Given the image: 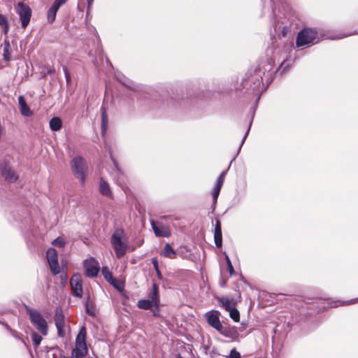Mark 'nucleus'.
I'll list each match as a JSON object with an SVG mask.
<instances>
[{
  "mask_svg": "<svg viewBox=\"0 0 358 358\" xmlns=\"http://www.w3.org/2000/svg\"><path fill=\"white\" fill-rule=\"evenodd\" d=\"M18 101L21 113L26 117L31 115L32 113L29 107L27 105L24 99L22 96H20Z\"/></svg>",
  "mask_w": 358,
  "mask_h": 358,
  "instance_id": "a211bd4d",
  "label": "nucleus"
},
{
  "mask_svg": "<svg viewBox=\"0 0 358 358\" xmlns=\"http://www.w3.org/2000/svg\"><path fill=\"white\" fill-rule=\"evenodd\" d=\"M0 26L3 28V31L5 34H7L9 29L7 18L2 14H0Z\"/></svg>",
  "mask_w": 358,
  "mask_h": 358,
  "instance_id": "b1692460",
  "label": "nucleus"
},
{
  "mask_svg": "<svg viewBox=\"0 0 358 358\" xmlns=\"http://www.w3.org/2000/svg\"><path fill=\"white\" fill-rule=\"evenodd\" d=\"M52 244L55 247H57V248H60L64 247V245H66V241L63 237L60 236V237H58L56 239H55L52 242Z\"/></svg>",
  "mask_w": 358,
  "mask_h": 358,
  "instance_id": "a878e982",
  "label": "nucleus"
},
{
  "mask_svg": "<svg viewBox=\"0 0 358 358\" xmlns=\"http://www.w3.org/2000/svg\"><path fill=\"white\" fill-rule=\"evenodd\" d=\"M215 243L217 248L222 246V229L221 223L220 220L216 221L215 231H214Z\"/></svg>",
  "mask_w": 358,
  "mask_h": 358,
  "instance_id": "dca6fc26",
  "label": "nucleus"
},
{
  "mask_svg": "<svg viewBox=\"0 0 358 358\" xmlns=\"http://www.w3.org/2000/svg\"><path fill=\"white\" fill-rule=\"evenodd\" d=\"M71 287L73 294L78 297L83 295L82 277L80 274H74L71 278Z\"/></svg>",
  "mask_w": 358,
  "mask_h": 358,
  "instance_id": "9d476101",
  "label": "nucleus"
},
{
  "mask_svg": "<svg viewBox=\"0 0 358 358\" xmlns=\"http://www.w3.org/2000/svg\"><path fill=\"white\" fill-rule=\"evenodd\" d=\"M101 120H102L101 131L103 135L105 134V132L106 131L107 122H108L106 111L104 108H102Z\"/></svg>",
  "mask_w": 358,
  "mask_h": 358,
  "instance_id": "393cba45",
  "label": "nucleus"
},
{
  "mask_svg": "<svg viewBox=\"0 0 358 358\" xmlns=\"http://www.w3.org/2000/svg\"><path fill=\"white\" fill-rule=\"evenodd\" d=\"M152 263L153 264V266L156 270V271L157 272V274L159 275V277H160V273L159 271V267H158V262L157 260V259H152Z\"/></svg>",
  "mask_w": 358,
  "mask_h": 358,
  "instance_id": "c9c22d12",
  "label": "nucleus"
},
{
  "mask_svg": "<svg viewBox=\"0 0 358 358\" xmlns=\"http://www.w3.org/2000/svg\"><path fill=\"white\" fill-rule=\"evenodd\" d=\"M46 257L52 273L54 275L59 273L60 267L58 263V256L56 250L54 248L48 249L46 253Z\"/></svg>",
  "mask_w": 358,
  "mask_h": 358,
  "instance_id": "0eeeda50",
  "label": "nucleus"
},
{
  "mask_svg": "<svg viewBox=\"0 0 358 358\" xmlns=\"http://www.w3.org/2000/svg\"><path fill=\"white\" fill-rule=\"evenodd\" d=\"M151 226L156 236L169 237L171 235V228L169 225L164 224L162 222L151 221Z\"/></svg>",
  "mask_w": 358,
  "mask_h": 358,
  "instance_id": "6e6552de",
  "label": "nucleus"
},
{
  "mask_svg": "<svg viewBox=\"0 0 358 358\" xmlns=\"http://www.w3.org/2000/svg\"><path fill=\"white\" fill-rule=\"evenodd\" d=\"M9 43H6L3 48V58L6 61H9L10 59V55L9 52Z\"/></svg>",
  "mask_w": 358,
  "mask_h": 358,
  "instance_id": "7c9ffc66",
  "label": "nucleus"
},
{
  "mask_svg": "<svg viewBox=\"0 0 358 358\" xmlns=\"http://www.w3.org/2000/svg\"><path fill=\"white\" fill-rule=\"evenodd\" d=\"M110 241L117 257H123L127 250V243L124 232L122 230L115 231L111 236Z\"/></svg>",
  "mask_w": 358,
  "mask_h": 358,
  "instance_id": "f257e3e1",
  "label": "nucleus"
},
{
  "mask_svg": "<svg viewBox=\"0 0 358 358\" xmlns=\"http://www.w3.org/2000/svg\"><path fill=\"white\" fill-rule=\"evenodd\" d=\"M226 174H227V171H223L220 175L219 178H217V182H216L215 185L222 187V185L224 183V180L225 179Z\"/></svg>",
  "mask_w": 358,
  "mask_h": 358,
  "instance_id": "2f4dec72",
  "label": "nucleus"
},
{
  "mask_svg": "<svg viewBox=\"0 0 358 358\" xmlns=\"http://www.w3.org/2000/svg\"><path fill=\"white\" fill-rule=\"evenodd\" d=\"M59 9L52 6L48 12V22L52 23L55 21L56 17L57 12Z\"/></svg>",
  "mask_w": 358,
  "mask_h": 358,
  "instance_id": "5701e85b",
  "label": "nucleus"
},
{
  "mask_svg": "<svg viewBox=\"0 0 358 358\" xmlns=\"http://www.w3.org/2000/svg\"><path fill=\"white\" fill-rule=\"evenodd\" d=\"M227 264H228V268H229V271L231 273H232V272L234 271V269H233V266L231 264V262L229 259V257H227Z\"/></svg>",
  "mask_w": 358,
  "mask_h": 358,
  "instance_id": "e433bc0d",
  "label": "nucleus"
},
{
  "mask_svg": "<svg viewBox=\"0 0 358 358\" xmlns=\"http://www.w3.org/2000/svg\"><path fill=\"white\" fill-rule=\"evenodd\" d=\"M15 9L20 17L22 27L25 29L28 26L31 17V9L28 5L24 3L23 2L17 3L15 7Z\"/></svg>",
  "mask_w": 358,
  "mask_h": 358,
  "instance_id": "39448f33",
  "label": "nucleus"
},
{
  "mask_svg": "<svg viewBox=\"0 0 358 358\" xmlns=\"http://www.w3.org/2000/svg\"><path fill=\"white\" fill-rule=\"evenodd\" d=\"M220 189H221V187L219 186L215 185V187H214V189L213 190V198L215 200H217L218 195L220 194Z\"/></svg>",
  "mask_w": 358,
  "mask_h": 358,
  "instance_id": "473e14b6",
  "label": "nucleus"
},
{
  "mask_svg": "<svg viewBox=\"0 0 358 358\" xmlns=\"http://www.w3.org/2000/svg\"><path fill=\"white\" fill-rule=\"evenodd\" d=\"M29 313L30 320L34 327L43 335L47 334V323L41 315L36 310H29Z\"/></svg>",
  "mask_w": 358,
  "mask_h": 358,
  "instance_id": "423d86ee",
  "label": "nucleus"
},
{
  "mask_svg": "<svg viewBox=\"0 0 358 358\" xmlns=\"http://www.w3.org/2000/svg\"><path fill=\"white\" fill-rule=\"evenodd\" d=\"M99 191L103 196L110 198L112 196V192L110 190V185L103 178H101L99 181Z\"/></svg>",
  "mask_w": 358,
  "mask_h": 358,
  "instance_id": "2eb2a0df",
  "label": "nucleus"
},
{
  "mask_svg": "<svg viewBox=\"0 0 358 358\" xmlns=\"http://www.w3.org/2000/svg\"><path fill=\"white\" fill-rule=\"evenodd\" d=\"M102 274L104 277V278L108 281L113 280V275L112 273L110 271L109 268L108 267H103L101 270Z\"/></svg>",
  "mask_w": 358,
  "mask_h": 358,
  "instance_id": "bb28decb",
  "label": "nucleus"
},
{
  "mask_svg": "<svg viewBox=\"0 0 358 358\" xmlns=\"http://www.w3.org/2000/svg\"><path fill=\"white\" fill-rule=\"evenodd\" d=\"M87 329L83 327L76 339V347L72 351V358H83L87 353L86 344Z\"/></svg>",
  "mask_w": 358,
  "mask_h": 358,
  "instance_id": "f03ea898",
  "label": "nucleus"
},
{
  "mask_svg": "<svg viewBox=\"0 0 358 358\" xmlns=\"http://www.w3.org/2000/svg\"><path fill=\"white\" fill-rule=\"evenodd\" d=\"M71 168L76 176L83 184L85 181L87 165L85 160L81 157H75L71 162Z\"/></svg>",
  "mask_w": 358,
  "mask_h": 358,
  "instance_id": "20e7f679",
  "label": "nucleus"
},
{
  "mask_svg": "<svg viewBox=\"0 0 358 358\" xmlns=\"http://www.w3.org/2000/svg\"><path fill=\"white\" fill-rule=\"evenodd\" d=\"M62 122L59 117H53L50 121V127L52 131H59L62 128Z\"/></svg>",
  "mask_w": 358,
  "mask_h": 358,
  "instance_id": "412c9836",
  "label": "nucleus"
},
{
  "mask_svg": "<svg viewBox=\"0 0 358 358\" xmlns=\"http://www.w3.org/2000/svg\"><path fill=\"white\" fill-rule=\"evenodd\" d=\"M206 318L208 324L217 329L221 328V326L222 325L220 322V318H219V314L217 311H210L206 313Z\"/></svg>",
  "mask_w": 358,
  "mask_h": 358,
  "instance_id": "ddd939ff",
  "label": "nucleus"
},
{
  "mask_svg": "<svg viewBox=\"0 0 358 358\" xmlns=\"http://www.w3.org/2000/svg\"><path fill=\"white\" fill-rule=\"evenodd\" d=\"M1 171L2 176L4 177L5 180L8 182H14L17 180V176L16 174L11 170L10 167L5 165L1 166Z\"/></svg>",
  "mask_w": 358,
  "mask_h": 358,
  "instance_id": "4468645a",
  "label": "nucleus"
},
{
  "mask_svg": "<svg viewBox=\"0 0 358 358\" xmlns=\"http://www.w3.org/2000/svg\"><path fill=\"white\" fill-rule=\"evenodd\" d=\"M342 37L341 36H338V37H335V38H332L333 39H337V38H341Z\"/></svg>",
  "mask_w": 358,
  "mask_h": 358,
  "instance_id": "4c0bfd02",
  "label": "nucleus"
},
{
  "mask_svg": "<svg viewBox=\"0 0 358 358\" xmlns=\"http://www.w3.org/2000/svg\"><path fill=\"white\" fill-rule=\"evenodd\" d=\"M161 255L164 257L175 259L177 256L176 252L173 249L170 244L166 243L161 252Z\"/></svg>",
  "mask_w": 358,
  "mask_h": 358,
  "instance_id": "f3484780",
  "label": "nucleus"
},
{
  "mask_svg": "<svg viewBox=\"0 0 358 358\" xmlns=\"http://www.w3.org/2000/svg\"><path fill=\"white\" fill-rule=\"evenodd\" d=\"M150 298L154 306H158L159 300L158 294V287L156 284H154L152 286V291L150 292Z\"/></svg>",
  "mask_w": 358,
  "mask_h": 358,
  "instance_id": "aec40b11",
  "label": "nucleus"
},
{
  "mask_svg": "<svg viewBox=\"0 0 358 358\" xmlns=\"http://www.w3.org/2000/svg\"><path fill=\"white\" fill-rule=\"evenodd\" d=\"M230 317L236 322H239L240 320V314L237 309L235 308L229 310Z\"/></svg>",
  "mask_w": 358,
  "mask_h": 358,
  "instance_id": "cd10ccee",
  "label": "nucleus"
},
{
  "mask_svg": "<svg viewBox=\"0 0 358 358\" xmlns=\"http://www.w3.org/2000/svg\"><path fill=\"white\" fill-rule=\"evenodd\" d=\"M318 34L313 29H304L297 36L296 45L298 47L318 42Z\"/></svg>",
  "mask_w": 358,
  "mask_h": 358,
  "instance_id": "7ed1b4c3",
  "label": "nucleus"
},
{
  "mask_svg": "<svg viewBox=\"0 0 358 358\" xmlns=\"http://www.w3.org/2000/svg\"><path fill=\"white\" fill-rule=\"evenodd\" d=\"M66 1V0H55L52 6L59 9Z\"/></svg>",
  "mask_w": 358,
  "mask_h": 358,
  "instance_id": "72a5a7b5",
  "label": "nucleus"
},
{
  "mask_svg": "<svg viewBox=\"0 0 358 358\" xmlns=\"http://www.w3.org/2000/svg\"><path fill=\"white\" fill-rule=\"evenodd\" d=\"M152 306L154 305L150 300L141 299L138 302V307L143 310H149Z\"/></svg>",
  "mask_w": 358,
  "mask_h": 358,
  "instance_id": "4be33fe9",
  "label": "nucleus"
},
{
  "mask_svg": "<svg viewBox=\"0 0 358 358\" xmlns=\"http://www.w3.org/2000/svg\"><path fill=\"white\" fill-rule=\"evenodd\" d=\"M32 341L36 347L38 346L42 341V337L36 333L31 334Z\"/></svg>",
  "mask_w": 358,
  "mask_h": 358,
  "instance_id": "c85d7f7f",
  "label": "nucleus"
},
{
  "mask_svg": "<svg viewBox=\"0 0 358 358\" xmlns=\"http://www.w3.org/2000/svg\"><path fill=\"white\" fill-rule=\"evenodd\" d=\"M108 282H110V284L113 285L115 288H117L119 290H121L124 287V285L121 281H119L115 278H113V280H110Z\"/></svg>",
  "mask_w": 358,
  "mask_h": 358,
  "instance_id": "c756f323",
  "label": "nucleus"
},
{
  "mask_svg": "<svg viewBox=\"0 0 358 358\" xmlns=\"http://www.w3.org/2000/svg\"><path fill=\"white\" fill-rule=\"evenodd\" d=\"M229 358H241V355L235 349L231 350Z\"/></svg>",
  "mask_w": 358,
  "mask_h": 358,
  "instance_id": "f704fd0d",
  "label": "nucleus"
},
{
  "mask_svg": "<svg viewBox=\"0 0 358 358\" xmlns=\"http://www.w3.org/2000/svg\"><path fill=\"white\" fill-rule=\"evenodd\" d=\"M218 331L225 337L229 338L232 340L237 339L239 335L236 328L231 326L222 325L221 328L218 329Z\"/></svg>",
  "mask_w": 358,
  "mask_h": 358,
  "instance_id": "f8f14e48",
  "label": "nucleus"
},
{
  "mask_svg": "<svg viewBox=\"0 0 358 358\" xmlns=\"http://www.w3.org/2000/svg\"><path fill=\"white\" fill-rule=\"evenodd\" d=\"M219 302L222 307L225 308L227 311H229L233 308H234V301L227 297H222L219 299Z\"/></svg>",
  "mask_w": 358,
  "mask_h": 358,
  "instance_id": "6ab92c4d",
  "label": "nucleus"
},
{
  "mask_svg": "<svg viewBox=\"0 0 358 358\" xmlns=\"http://www.w3.org/2000/svg\"><path fill=\"white\" fill-rule=\"evenodd\" d=\"M55 324L59 336L64 335L65 320L62 310H57L55 317Z\"/></svg>",
  "mask_w": 358,
  "mask_h": 358,
  "instance_id": "9b49d317",
  "label": "nucleus"
},
{
  "mask_svg": "<svg viewBox=\"0 0 358 358\" xmlns=\"http://www.w3.org/2000/svg\"><path fill=\"white\" fill-rule=\"evenodd\" d=\"M85 274L89 277H95L99 271V262L92 257L86 259L83 263Z\"/></svg>",
  "mask_w": 358,
  "mask_h": 358,
  "instance_id": "1a4fd4ad",
  "label": "nucleus"
}]
</instances>
